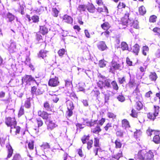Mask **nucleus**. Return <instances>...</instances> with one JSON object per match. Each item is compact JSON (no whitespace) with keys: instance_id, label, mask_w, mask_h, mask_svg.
<instances>
[{"instance_id":"35","label":"nucleus","mask_w":160,"mask_h":160,"mask_svg":"<svg viewBox=\"0 0 160 160\" xmlns=\"http://www.w3.org/2000/svg\"><path fill=\"white\" fill-rule=\"evenodd\" d=\"M142 132L140 130H137L134 132V137L137 139H138L140 140L139 138L142 136Z\"/></svg>"},{"instance_id":"13","label":"nucleus","mask_w":160,"mask_h":160,"mask_svg":"<svg viewBox=\"0 0 160 160\" xmlns=\"http://www.w3.org/2000/svg\"><path fill=\"white\" fill-rule=\"evenodd\" d=\"M145 151L143 150L139 151L138 153L135 155L134 158L136 160H145Z\"/></svg>"},{"instance_id":"39","label":"nucleus","mask_w":160,"mask_h":160,"mask_svg":"<svg viewBox=\"0 0 160 160\" xmlns=\"http://www.w3.org/2000/svg\"><path fill=\"white\" fill-rule=\"evenodd\" d=\"M111 26L108 22H106L101 25V27L104 30H109Z\"/></svg>"},{"instance_id":"49","label":"nucleus","mask_w":160,"mask_h":160,"mask_svg":"<svg viewBox=\"0 0 160 160\" xmlns=\"http://www.w3.org/2000/svg\"><path fill=\"white\" fill-rule=\"evenodd\" d=\"M22 158L21 156L19 154L16 153L15 154L12 160H22Z\"/></svg>"},{"instance_id":"42","label":"nucleus","mask_w":160,"mask_h":160,"mask_svg":"<svg viewBox=\"0 0 160 160\" xmlns=\"http://www.w3.org/2000/svg\"><path fill=\"white\" fill-rule=\"evenodd\" d=\"M113 89L115 91H118L119 89V86L116 81L114 80L111 82Z\"/></svg>"},{"instance_id":"41","label":"nucleus","mask_w":160,"mask_h":160,"mask_svg":"<svg viewBox=\"0 0 160 160\" xmlns=\"http://www.w3.org/2000/svg\"><path fill=\"white\" fill-rule=\"evenodd\" d=\"M69 96L73 101L78 100V97L74 92H72L70 93Z\"/></svg>"},{"instance_id":"9","label":"nucleus","mask_w":160,"mask_h":160,"mask_svg":"<svg viewBox=\"0 0 160 160\" xmlns=\"http://www.w3.org/2000/svg\"><path fill=\"white\" fill-rule=\"evenodd\" d=\"M37 86H33L31 87V92L32 96L40 95L42 94V92L41 88L38 87V83H37Z\"/></svg>"},{"instance_id":"50","label":"nucleus","mask_w":160,"mask_h":160,"mask_svg":"<svg viewBox=\"0 0 160 160\" xmlns=\"http://www.w3.org/2000/svg\"><path fill=\"white\" fill-rule=\"evenodd\" d=\"M72 77L70 76L69 78H68L65 80L66 86L68 87L70 86L72 83Z\"/></svg>"},{"instance_id":"2","label":"nucleus","mask_w":160,"mask_h":160,"mask_svg":"<svg viewBox=\"0 0 160 160\" xmlns=\"http://www.w3.org/2000/svg\"><path fill=\"white\" fill-rule=\"evenodd\" d=\"M131 10L129 8L125 11L124 16L121 18V24L123 26H127L130 23V21L132 18L130 17Z\"/></svg>"},{"instance_id":"56","label":"nucleus","mask_w":160,"mask_h":160,"mask_svg":"<svg viewBox=\"0 0 160 160\" xmlns=\"http://www.w3.org/2000/svg\"><path fill=\"white\" fill-rule=\"evenodd\" d=\"M43 149H48L50 148V145L47 142H44L41 146Z\"/></svg>"},{"instance_id":"12","label":"nucleus","mask_w":160,"mask_h":160,"mask_svg":"<svg viewBox=\"0 0 160 160\" xmlns=\"http://www.w3.org/2000/svg\"><path fill=\"white\" fill-rule=\"evenodd\" d=\"M10 132L11 134L18 135L20 132L21 128L18 126H17V124L10 128Z\"/></svg>"},{"instance_id":"62","label":"nucleus","mask_w":160,"mask_h":160,"mask_svg":"<svg viewBox=\"0 0 160 160\" xmlns=\"http://www.w3.org/2000/svg\"><path fill=\"white\" fill-rule=\"evenodd\" d=\"M136 84L135 81L134 79L130 80L128 83V86L130 88H132Z\"/></svg>"},{"instance_id":"22","label":"nucleus","mask_w":160,"mask_h":160,"mask_svg":"<svg viewBox=\"0 0 160 160\" xmlns=\"http://www.w3.org/2000/svg\"><path fill=\"white\" fill-rule=\"evenodd\" d=\"M15 16L10 12H8L5 18L8 19V22L12 23L13 21L15 19Z\"/></svg>"},{"instance_id":"53","label":"nucleus","mask_w":160,"mask_h":160,"mask_svg":"<svg viewBox=\"0 0 160 160\" xmlns=\"http://www.w3.org/2000/svg\"><path fill=\"white\" fill-rule=\"evenodd\" d=\"M67 51L64 48H62L59 49L58 51V54L60 57H62L66 52Z\"/></svg>"},{"instance_id":"36","label":"nucleus","mask_w":160,"mask_h":160,"mask_svg":"<svg viewBox=\"0 0 160 160\" xmlns=\"http://www.w3.org/2000/svg\"><path fill=\"white\" fill-rule=\"evenodd\" d=\"M32 22L34 23H38L40 21V18L38 16L34 15L31 17Z\"/></svg>"},{"instance_id":"20","label":"nucleus","mask_w":160,"mask_h":160,"mask_svg":"<svg viewBox=\"0 0 160 160\" xmlns=\"http://www.w3.org/2000/svg\"><path fill=\"white\" fill-rule=\"evenodd\" d=\"M122 127L125 129H128L131 127L129 121L126 119H122L121 121Z\"/></svg>"},{"instance_id":"25","label":"nucleus","mask_w":160,"mask_h":160,"mask_svg":"<svg viewBox=\"0 0 160 160\" xmlns=\"http://www.w3.org/2000/svg\"><path fill=\"white\" fill-rule=\"evenodd\" d=\"M87 9L89 12L93 13L95 11L96 8L92 4L88 3L87 4Z\"/></svg>"},{"instance_id":"14","label":"nucleus","mask_w":160,"mask_h":160,"mask_svg":"<svg viewBox=\"0 0 160 160\" xmlns=\"http://www.w3.org/2000/svg\"><path fill=\"white\" fill-rule=\"evenodd\" d=\"M22 83L25 82L28 84L32 81L36 82V80L31 75H25L22 78Z\"/></svg>"},{"instance_id":"6","label":"nucleus","mask_w":160,"mask_h":160,"mask_svg":"<svg viewBox=\"0 0 160 160\" xmlns=\"http://www.w3.org/2000/svg\"><path fill=\"white\" fill-rule=\"evenodd\" d=\"M121 65L115 61H112L111 65L109 66V71L110 72L114 73L115 71L120 69Z\"/></svg>"},{"instance_id":"4","label":"nucleus","mask_w":160,"mask_h":160,"mask_svg":"<svg viewBox=\"0 0 160 160\" xmlns=\"http://www.w3.org/2000/svg\"><path fill=\"white\" fill-rule=\"evenodd\" d=\"M74 108V106L72 102L69 101L67 103V110L66 111L65 116L67 118H70L72 117L73 114V110Z\"/></svg>"},{"instance_id":"18","label":"nucleus","mask_w":160,"mask_h":160,"mask_svg":"<svg viewBox=\"0 0 160 160\" xmlns=\"http://www.w3.org/2000/svg\"><path fill=\"white\" fill-rule=\"evenodd\" d=\"M62 20L67 23L71 24L73 22V20L72 17L66 14L62 16Z\"/></svg>"},{"instance_id":"7","label":"nucleus","mask_w":160,"mask_h":160,"mask_svg":"<svg viewBox=\"0 0 160 160\" xmlns=\"http://www.w3.org/2000/svg\"><path fill=\"white\" fill-rule=\"evenodd\" d=\"M47 129L49 131H52L58 126L56 121L55 120L49 119L46 123Z\"/></svg>"},{"instance_id":"28","label":"nucleus","mask_w":160,"mask_h":160,"mask_svg":"<svg viewBox=\"0 0 160 160\" xmlns=\"http://www.w3.org/2000/svg\"><path fill=\"white\" fill-rule=\"evenodd\" d=\"M132 52L135 55H138L140 51V46L137 43H136L134 45L132 49Z\"/></svg>"},{"instance_id":"55","label":"nucleus","mask_w":160,"mask_h":160,"mask_svg":"<svg viewBox=\"0 0 160 160\" xmlns=\"http://www.w3.org/2000/svg\"><path fill=\"white\" fill-rule=\"evenodd\" d=\"M34 141L32 140L28 142V148L30 150H32L34 149Z\"/></svg>"},{"instance_id":"46","label":"nucleus","mask_w":160,"mask_h":160,"mask_svg":"<svg viewBox=\"0 0 160 160\" xmlns=\"http://www.w3.org/2000/svg\"><path fill=\"white\" fill-rule=\"evenodd\" d=\"M157 17L154 15H151L149 17V21L150 23H155L156 22Z\"/></svg>"},{"instance_id":"47","label":"nucleus","mask_w":160,"mask_h":160,"mask_svg":"<svg viewBox=\"0 0 160 160\" xmlns=\"http://www.w3.org/2000/svg\"><path fill=\"white\" fill-rule=\"evenodd\" d=\"M94 145L95 147L100 148L99 139L98 137L94 138Z\"/></svg>"},{"instance_id":"59","label":"nucleus","mask_w":160,"mask_h":160,"mask_svg":"<svg viewBox=\"0 0 160 160\" xmlns=\"http://www.w3.org/2000/svg\"><path fill=\"white\" fill-rule=\"evenodd\" d=\"M153 32L155 35L160 36V28L157 27L154 28L152 29Z\"/></svg>"},{"instance_id":"61","label":"nucleus","mask_w":160,"mask_h":160,"mask_svg":"<svg viewBox=\"0 0 160 160\" xmlns=\"http://www.w3.org/2000/svg\"><path fill=\"white\" fill-rule=\"evenodd\" d=\"M117 99L121 102H123L125 100V98L122 95H119L117 96Z\"/></svg>"},{"instance_id":"5","label":"nucleus","mask_w":160,"mask_h":160,"mask_svg":"<svg viewBox=\"0 0 160 160\" xmlns=\"http://www.w3.org/2000/svg\"><path fill=\"white\" fill-rule=\"evenodd\" d=\"M5 123L8 127L11 128L17 123L15 117L11 118L9 117H6L5 119Z\"/></svg>"},{"instance_id":"57","label":"nucleus","mask_w":160,"mask_h":160,"mask_svg":"<svg viewBox=\"0 0 160 160\" xmlns=\"http://www.w3.org/2000/svg\"><path fill=\"white\" fill-rule=\"evenodd\" d=\"M87 148L88 150H89L91 149L92 147V145L93 143V141L92 139L90 140L87 142Z\"/></svg>"},{"instance_id":"51","label":"nucleus","mask_w":160,"mask_h":160,"mask_svg":"<svg viewBox=\"0 0 160 160\" xmlns=\"http://www.w3.org/2000/svg\"><path fill=\"white\" fill-rule=\"evenodd\" d=\"M87 5H86L82 4L79 5L78 6V9L80 12L85 11L87 9Z\"/></svg>"},{"instance_id":"48","label":"nucleus","mask_w":160,"mask_h":160,"mask_svg":"<svg viewBox=\"0 0 160 160\" xmlns=\"http://www.w3.org/2000/svg\"><path fill=\"white\" fill-rule=\"evenodd\" d=\"M147 118L148 119L154 121L156 118V116L153 113L151 112H149L147 114Z\"/></svg>"},{"instance_id":"58","label":"nucleus","mask_w":160,"mask_h":160,"mask_svg":"<svg viewBox=\"0 0 160 160\" xmlns=\"http://www.w3.org/2000/svg\"><path fill=\"white\" fill-rule=\"evenodd\" d=\"M130 115L133 118H137L138 116V112L134 109H132L131 111V113Z\"/></svg>"},{"instance_id":"63","label":"nucleus","mask_w":160,"mask_h":160,"mask_svg":"<svg viewBox=\"0 0 160 160\" xmlns=\"http://www.w3.org/2000/svg\"><path fill=\"white\" fill-rule=\"evenodd\" d=\"M111 32L112 31L110 30H106V31L104 32H103L101 33V35H102L103 34L106 38H108L109 37L110 35V32Z\"/></svg>"},{"instance_id":"11","label":"nucleus","mask_w":160,"mask_h":160,"mask_svg":"<svg viewBox=\"0 0 160 160\" xmlns=\"http://www.w3.org/2000/svg\"><path fill=\"white\" fill-rule=\"evenodd\" d=\"M132 96L136 100H140L142 99V95L138 87L136 88L133 91Z\"/></svg>"},{"instance_id":"40","label":"nucleus","mask_w":160,"mask_h":160,"mask_svg":"<svg viewBox=\"0 0 160 160\" xmlns=\"http://www.w3.org/2000/svg\"><path fill=\"white\" fill-rule=\"evenodd\" d=\"M120 48L123 51L128 50V44L126 42H121Z\"/></svg>"},{"instance_id":"34","label":"nucleus","mask_w":160,"mask_h":160,"mask_svg":"<svg viewBox=\"0 0 160 160\" xmlns=\"http://www.w3.org/2000/svg\"><path fill=\"white\" fill-rule=\"evenodd\" d=\"M113 128L112 124L111 123H108L103 128L105 131L107 132H109L112 130Z\"/></svg>"},{"instance_id":"64","label":"nucleus","mask_w":160,"mask_h":160,"mask_svg":"<svg viewBox=\"0 0 160 160\" xmlns=\"http://www.w3.org/2000/svg\"><path fill=\"white\" fill-rule=\"evenodd\" d=\"M36 122L38 127L42 126L43 124V121L40 118L36 119Z\"/></svg>"},{"instance_id":"21","label":"nucleus","mask_w":160,"mask_h":160,"mask_svg":"<svg viewBox=\"0 0 160 160\" xmlns=\"http://www.w3.org/2000/svg\"><path fill=\"white\" fill-rule=\"evenodd\" d=\"M43 107L47 111H52L53 107L52 104L49 102L48 101H46L43 103Z\"/></svg>"},{"instance_id":"33","label":"nucleus","mask_w":160,"mask_h":160,"mask_svg":"<svg viewBox=\"0 0 160 160\" xmlns=\"http://www.w3.org/2000/svg\"><path fill=\"white\" fill-rule=\"evenodd\" d=\"M138 12L140 15L143 16L146 13L147 10L145 8L143 5H142L139 7Z\"/></svg>"},{"instance_id":"44","label":"nucleus","mask_w":160,"mask_h":160,"mask_svg":"<svg viewBox=\"0 0 160 160\" xmlns=\"http://www.w3.org/2000/svg\"><path fill=\"white\" fill-rule=\"evenodd\" d=\"M90 136L89 135H84L81 138V140L83 144L87 143V141L89 140Z\"/></svg>"},{"instance_id":"19","label":"nucleus","mask_w":160,"mask_h":160,"mask_svg":"<svg viewBox=\"0 0 160 160\" xmlns=\"http://www.w3.org/2000/svg\"><path fill=\"white\" fill-rule=\"evenodd\" d=\"M128 25L136 29H139L140 28L138 22L137 20H134L132 18V20H130Z\"/></svg>"},{"instance_id":"3","label":"nucleus","mask_w":160,"mask_h":160,"mask_svg":"<svg viewBox=\"0 0 160 160\" xmlns=\"http://www.w3.org/2000/svg\"><path fill=\"white\" fill-rule=\"evenodd\" d=\"M46 46V43L44 42H42L40 45L39 47L41 49L38 54V58L45 59L47 57L48 52L45 49Z\"/></svg>"},{"instance_id":"31","label":"nucleus","mask_w":160,"mask_h":160,"mask_svg":"<svg viewBox=\"0 0 160 160\" xmlns=\"http://www.w3.org/2000/svg\"><path fill=\"white\" fill-rule=\"evenodd\" d=\"M98 12L99 13H102V12H105L106 13H108L109 12L107 7L103 6V8L102 7H98L97 9Z\"/></svg>"},{"instance_id":"26","label":"nucleus","mask_w":160,"mask_h":160,"mask_svg":"<svg viewBox=\"0 0 160 160\" xmlns=\"http://www.w3.org/2000/svg\"><path fill=\"white\" fill-rule=\"evenodd\" d=\"M102 129L100 127L99 125H97L95 128L91 129V132L94 134L99 135V133L101 132Z\"/></svg>"},{"instance_id":"37","label":"nucleus","mask_w":160,"mask_h":160,"mask_svg":"<svg viewBox=\"0 0 160 160\" xmlns=\"http://www.w3.org/2000/svg\"><path fill=\"white\" fill-rule=\"evenodd\" d=\"M40 32L43 35H45L48 33V30L45 26H42L40 27Z\"/></svg>"},{"instance_id":"15","label":"nucleus","mask_w":160,"mask_h":160,"mask_svg":"<svg viewBox=\"0 0 160 160\" xmlns=\"http://www.w3.org/2000/svg\"><path fill=\"white\" fill-rule=\"evenodd\" d=\"M154 151L150 150L148 152L145 151V160H154Z\"/></svg>"},{"instance_id":"23","label":"nucleus","mask_w":160,"mask_h":160,"mask_svg":"<svg viewBox=\"0 0 160 160\" xmlns=\"http://www.w3.org/2000/svg\"><path fill=\"white\" fill-rule=\"evenodd\" d=\"M6 147L7 149L8 154L7 156V158H9L12 156L13 153V150L9 144L6 145Z\"/></svg>"},{"instance_id":"8","label":"nucleus","mask_w":160,"mask_h":160,"mask_svg":"<svg viewBox=\"0 0 160 160\" xmlns=\"http://www.w3.org/2000/svg\"><path fill=\"white\" fill-rule=\"evenodd\" d=\"M60 83L58 77L55 76L51 78L48 82V85L51 87H56L58 86Z\"/></svg>"},{"instance_id":"32","label":"nucleus","mask_w":160,"mask_h":160,"mask_svg":"<svg viewBox=\"0 0 160 160\" xmlns=\"http://www.w3.org/2000/svg\"><path fill=\"white\" fill-rule=\"evenodd\" d=\"M158 130H152L149 127L146 130V132L148 136L151 137L152 135H154Z\"/></svg>"},{"instance_id":"54","label":"nucleus","mask_w":160,"mask_h":160,"mask_svg":"<svg viewBox=\"0 0 160 160\" xmlns=\"http://www.w3.org/2000/svg\"><path fill=\"white\" fill-rule=\"evenodd\" d=\"M126 7V5L124 2H120L118 5L117 8L118 9H121L123 8H125Z\"/></svg>"},{"instance_id":"17","label":"nucleus","mask_w":160,"mask_h":160,"mask_svg":"<svg viewBox=\"0 0 160 160\" xmlns=\"http://www.w3.org/2000/svg\"><path fill=\"white\" fill-rule=\"evenodd\" d=\"M97 46L98 49L101 51H104L108 48L105 42L103 41L98 42Z\"/></svg>"},{"instance_id":"30","label":"nucleus","mask_w":160,"mask_h":160,"mask_svg":"<svg viewBox=\"0 0 160 160\" xmlns=\"http://www.w3.org/2000/svg\"><path fill=\"white\" fill-rule=\"evenodd\" d=\"M148 77L151 81L154 82L156 81L158 77L155 72H150Z\"/></svg>"},{"instance_id":"10","label":"nucleus","mask_w":160,"mask_h":160,"mask_svg":"<svg viewBox=\"0 0 160 160\" xmlns=\"http://www.w3.org/2000/svg\"><path fill=\"white\" fill-rule=\"evenodd\" d=\"M38 114L43 119L48 120L50 118V115L51 114L45 111L40 110L38 111Z\"/></svg>"},{"instance_id":"52","label":"nucleus","mask_w":160,"mask_h":160,"mask_svg":"<svg viewBox=\"0 0 160 160\" xmlns=\"http://www.w3.org/2000/svg\"><path fill=\"white\" fill-rule=\"evenodd\" d=\"M159 107L158 106H154V110L153 113L157 117L159 112Z\"/></svg>"},{"instance_id":"24","label":"nucleus","mask_w":160,"mask_h":160,"mask_svg":"<svg viewBox=\"0 0 160 160\" xmlns=\"http://www.w3.org/2000/svg\"><path fill=\"white\" fill-rule=\"evenodd\" d=\"M122 151L120 150L119 151V152H118L116 154L112 156L110 160H114V159H116L117 160H119L120 158L122 157Z\"/></svg>"},{"instance_id":"60","label":"nucleus","mask_w":160,"mask_h":160,"mask_svg":"<svg viewBox=\"0 0 160 160\" xmlns=\"http://www.w3.org/2000/svg\"><path fill=\"white\" fill-rule=\"evenodd\" d=\"M124 132L121 130H118L116 132V135L117 136L120 137H123L124 135Z\"/></svg>"},{"instance_id":"43","label":"nucleus","mask_w":160,"mask_h":160,"mask_svg":"<svg viewBox=\"0 0 160 160\" xmlns=\"http://www.w3.org/2000/svg\"><path fill=\"white\" fill-rule=\"evenodd\" d=\"M31 98H27L25 102L24 106L27 108H29L31 107Z\"/></svg>"},{"instance_id":"27","label":"nucleus","mask_w":160,"mask_h":160,"mask_svg":"<svg viewBox=\"0 0 160 160\" xmlns=\"http://www.w3.org/2000/svg\"><path fill=\"white\" fill-rule=\"evenodd\" d=\"M114 143L115 145V148L116 149H120L122 146V143L119 138H117L115 141Z\"/></svg>"},{"instance_id":"1","label":"nucleus","mask_w":160,"mask_h":160,"mask_svg":"<svg viewBox=\"0 0 160 160\" xmlns=\"http://www.w3.org/2000/svg\"><path fill=\"white\" fill-rule=\"evenodd\" d=\"M97 84L98 86L101 90L102 93L103 94L105 93L106 92L108 91L107 90V88H111L110 80L109 79H106L104 81L99 80Z\"/></svg>"},{"instance_id":"16","label":"nucleus","mask_w":160,"mask_h":160,"mask_svg":"<svg viewBox=\"0 0 160 160\" xmlns=\"http://www.w3.org/2000/svg\"><path fill=\"white\" fill-rule=\"evenodd\" d=\"M160 131L158 130L154 135L152 141L155 144H160Z\"/></svg>"},{"instance_id":"38","label":"nucleus","mask_w":160,"mask_h":160,"mask_svg":"<svg viewBox=\"0 0 160 160\" xmlns=\"http://www.w3.org/2000/svg\"><path fill=\"white\" fill-rule=\"evenodd\" d=\"M149 48L148 46L146 45L143 46L142 49V53L144 56H147V54L148 53Z\"/></svg>"},{"instance_id":"45","label":"nucleus","mask_w":160,"mask_h":160,"mask_svg":"<svg viewBox=\"0 0 160 160\" xmlns=\"http://www.w3.org/2000/svg\"><path fill=\"white\" fill-rule=\"evenodd\" d=\"M52 14L54 17L56 18L58 16L59 11L56 8H52Z\"/></svg>"},{"instance_id":"29","label":"nucleus","mask_w":160,"mask_h":160,"mask_svg":"<svg viewBox=\"0 0 160 160\" xmlns=\"http://www.w3.org/2000/svg\"><path fill=\"white\" fill-rule=\"evenodd\" d=\"M143 104L140 100L136 101L135 105V108L138 111H140L143 108Z\"/></svg>"}]
</instances>
